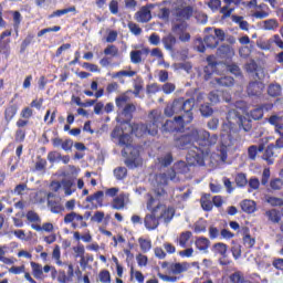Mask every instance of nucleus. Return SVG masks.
Wrapping results in <instances>:
<instances>
[{"label": "nucleus", "mask_w": 283, "mask_h": 283, "mask_svg": "<svg viewBox=\"0 0 283 283\" xmlns=\"http://www.w3.org/2000/svg\"><path fill=\"white\" fill-rule=\"evenodd\" d=\"M146 208L150 211V214H146L144 219V224L148 231L158 229L160 220H164V222H171L174 216H176V210L174 208H167V206L160 203V201L156 200L151 195H148Z\"/></svg>", "instance_id": "1"}, {"label": "nucleus", "mask_w": 283, "mask_h": 283, "mask_svg": "<svg viewBox=\"0 0 283 283\" xmlns=\"http://www.w3.org/2000/svg\"><path fill=\"white\" fill-rule=\"evenodd\" d=\"M179 149H189L193 143H198L201 147H213L218 144V135L209 133L205 129L186 128V133L178 137Z\"/></svg>", "instance_id": "2"}, {"label": "nucleus", "mask_w": 283, "mask_h": 283, "mask_svg": "<svg viewBox=\"0 0 283 283\" xmlns=\"http://www.w3.org/2000/svg\"><path fill=\"white\" fill-rule=\"evenodd\" d=\"M148 123L134 124L132 126V132L137 138H143V136H158V127L163 123V115L157 111H151L148 115Z\"/></svg>", "instance_id": "3"}, {"label": "nucleus", "mask_w": 283, "mask_h": 283, "mask_svg": "<svg viewBox=\"0 0 283 283\" xmlns=\"http://www.w3.org/2000/svg\"><path fill=\"white\" fill-rule=\"evenodd\" d=\"M129 96L120 95L115 98V105L118 108L117 123L120 125H127L132 123L134 118V112H136V105L129 104Z\"/></svg>", "instance_id": "4"}, {"label": "nucleus", "mask_w": 283, "mask_h": 283, "mask_svg": "<svg viewBox=\"0 0 283 283\" xmlns=\"http://www.w3.org/2000/svg\"><path fill=\"white\" fill-rule=\"evenodd\" d=\"M195 105H196L195 98H188L185 102H182V105L179 108V116H178L179 136H181V134H187V129H191L190 127H187V125H189V123L193 120Z\"/></svg>", "instance_id": "5"}, {"label": "nucleus", "mask_w": 283, "mask_h": 283, "mask_svg": "<svg viewBox=\"0 0 283 283\" xmlns=\"http://www.w3.org/2000/svg\"><path fill=\"white\" fill-rule=\"evenodd\" d=\"M226 123L221 125V136H228L229 140H233V134L238 133V125L242 120V115L237 109L228 111Z\"/></svg>", "instance_id": "6"}, {"label": "nucleus", "mask_w": 283, "mask_h": 283, "mask_svg": "<svg viewBox=\"0 0 283 283\" xmlns=\"http://www.w3.org/2000/svg\"><path fill=\"white\" fill-rule=\"evenodd\" d=\"M176 178V170L171 169L168 174H159L156 176V182L154 192L157 196V198H163V196H167V191L165 190V187H167L169 180H174Z\"/></svg>", "instance_id": "7"}, {"label": "nucleus", "mask_w": 283, "mask_h": 283, "mask_svg": "<svg viewBox=\"0 0 283 283\" xmlns=\"http://www.w3.org/2000/svg\"><path fill=\"white\" fill-rule=\"evenodd\" d=\"M123 130L118 127L114 128L112 132L113 138H118L120 147H126L122 150L123 156H127V150L129 154H134L136 149L132 146V136L129 134H122ZM122 134V135H120Z\"/></svg>", "instance_id": "8"}, {"label": "nucleus", "mask_w": 283, "mask_h": 283, "mask_svg": "<svg viewBox=\"0 0 283 283\" xmlns=\"http://www.w3.org/2000/svg\"><path fill=\"white\" fill-rule=\"evenodd\" d=\"M64 224H71L72 229L87 228V221H84L83 216L74 211L64 216Z\"/></svg>", "instance_id": "9"}, {"label": "nucleus", "mask_w": 283, "mask_h": 283, "mask_svg": "<svg viewBox=\"0 0 283 283\" xmlns=\"http://www.w3.org/2000/svg\"><path fill=\"white\" fill-rule=\"evenodd\" d=\"M226 36L227 34L222 29H214V35H206L203 38V43L207 48L214 50V48H218V45L224 41Z\"/></svg>", "instance_id": "10"}, {"label": "nucleus", "mask_w": 283, "mask_h": 283, "mask_svg": "<svg viewBox=\"0 0 283 283\" xmlns=\"http://www.w3.org/2000/svg\"><path fill=\"white\" fill-rule=\"evenodd\" d=\"M157 17L158 19H161V21H169V17H172V30L174 32L178 30V23H176V21H178V7H175L172 10H169L168 8H160Z\"/></svg>", "instance_id": "11"}, {"label": "nucleus", "mask_w": 283, "mask_h": 283, "mask_svg": "<svg viewBox=\"0 0 283 283\" xmlns=\"http://www.w3.org/2000/svg\"><path fill=\"white\" fill-rule=\"evenodd\" d=\"M265 87L264 83L260 81L250 82L247 86V94L252 98H260L264 94Z\"/></svg>", "instance_id": "12"}, {"label": "nucleus", "mask_w": 283, "mask_h": 283, "mask_svg": "<svg viewBox=\"0 0 283 283\" xmlns=\"http://www.w3.org/2000/svg\"><path fill=\"white\" fill-rule=\"evenodd\" d=\"M150 8H154V4L142 7L140 10L135 13V21H137V23H149V21H151Z\"/></svg>", "instance_id": "13"}, {"label": "nucleus", "mask_w": 283, "mask_h": 283, "mask_svg": "<svg viewBox=\"0 0 283 283\" xmlns=\"http://www.w3.org/2000/svg\"><path fill=\"white\" fill-rule=\"evenodd\" d=\"M207 63L208 65L203 69L205 81H209V78H211V75L216 72V70H218V62L216 61V55H208Z\"/></svg>", "instance_id": "14"}, {"label": "nucleus", "mask_w": 283, "mask_h": 283, "mask_svg": "<svg viewBox=\"0 0 283 283\" xmlns=\"http://www.w3.org/2000/svg\"><path fill=\"white\" fill-rule=\"evenodd\" d=\"M191 17H193V7L186 6L178 9L179 23H187Z\"/></svg>", "instance_id": "15"}, {"label": "nucleus", "mask_w": 283, "mask_h": 283, "mask_svg": "<svg viewBox=\"0 0 283 283\" xmlns=\"http://www.w3.org/2000/svg\"><path fill=\"white\" fill-rule=\"evenodd\" d=\"M19 113V105L14 103H10L8 106L4 107V120L7 125H10L12 123V119L17 114Z\"/></svg>", "instance_id": "16"}, {"label": "nucleus", "mask_w": 283, "mask_h": 283, "mask_svg": "<svg viewBox=\"0 0 283 283\" xmlns=\"http://www.w3.org/2000/svg\"><path fill=\"white\" fill-rule=\"evenodd\" d=\"M189 28L187 22L178 23V39L181 43H189L191 41V34L185 30Z\"/></svg>", "instance_id": "17"}, {"label": "nucleus", "mask_w": 283, "mask_h": 283, "mask_svg": "<svg viewBox=\"0 0 283 283\" xmlns=\"http://www.w3.org/2000/svg\"><path fill=\"white\" fill-rule=\"evenodd\" d=\"M143 54L147 56L149 54V49L144 48L143 50L130 51V63H134V65H138L139 63H143Z\"/></svg>", "instance_id": "18"}, {"label": "nucleus", "mask_w": 283, "mask_h": 283, "mask_svg": "<svg viewBox=\"0 0 283 283\" xmlns=\"http://www.w3.org/2000/svg\"><path fill=\"white\" fill-rule=\"evenodd\" d=\"M48 207L51 213H63V211H65V207L61 203V199H49Z\"/></svg>", "instance_id": "19"}, {"label": "nucleus", "mask_w": 283, "mask_h": 283, "mask_svg": "<svg viewBox=\"0 0 283 283\" xmlns=\"http://www.w3.org/2000/svg\"><path fill=\"white\" fill-rule=\"evenodd\" d=\"M234 54L235 52L233 51V48L229 44H223L218 49V55L220 59H232Z\"/></svg>", "instance_id": "20"}, {"label": "nucleus", "mask_w": 283, "mask_h": 283, "mask_svg": "<svg viewBox=\"0 0 283 283\" xmlns=\"http://www.w3.org/2000/svg\"><path fill=\"white\" fill-rule=\"evenodd\" d=\"M163 132L168 134H174V132H178V116H175L174 119H167L163 125Z\"/></svg>", "instance_id": "21"}, {"label": "nucleus", "mask_w": 283, "mask_h": 283, "mask_svg": "<svg viewBox=\"0 0 283 283\" xmlns=\"http://www.w3.org/2000/svg\"><path fill=\"white\" fill-rule=\"evenodd\" d=\"M104 198H105V192L103 190H99L86 197V202H91V205L96 202L99 207H103Z\"/></svg>", "instance_id": "22"}, {"label": "nucleus", "mask_w": 283, "mask_h": 283, "mask_svg": "<svg viewBox=\"0 0 283 283\" xmlns=\"http://www.w3.org/2000/svg\"><path fill=\"white\" fill-rule=\"evenodd\" d=\"M240 207L244 213H255L258 205L253 200L245 199L241 201Z\"/></svg>", "instance_id": "23"}, {"label": "nucleus", "mask_w": 283, "mask_h": 283, "mask_svg": "<svg viewBox=\"0 0 283 283\" xmlns=\"http://www.w3.org/2000/svg\"><path fill=\"white\" fill-rule=\"evenodd\" d=\"M125 165L128 167V169H136L137 167H140L142 160L140 155L138 153L134 154L133 157H128L125 159Z\"/></svg>", "instance_id": "24"}, {"label": "nucleus", "mask_w": 283, "mask_h": 283, "mask_svg": "<svg viewBox=\"0 0 283 283\" xmlns=\"http://www.w3.org/2000/svg\"><path fill=\"white\" fill-rule=\"evenodd\" d=\"M227 251H229V245H227V243L218 242L212 245V252L214 255L227 258Z\"/></svg>", "instance_id": "25"}, {"label": "nucleus", "mask_w": 283, "mask_h": 283, "mask_svg": "<svg viewBox=\"0 0 283 283\" xmlns=\"http://www.w3.org/2000/svg\"><path fill=\"white\" fill-rule=\"evenodd\" d=\"M214 83H217L219 87H233V85H235V80L231 76H221L216 78Z\"/></svg>", "instance_id": "26"}, {"label": "nucleus", "mask_w": 283, "mask_h": 283, "mask_svg": "<svg viewBox=\"0 0 283 283\" xmlns=\"http://www.w3.org/2000/svg\"><path fill=\"white\" fill-rule=\"evenodd\" d=\"M195 245L198 249V251H203V253H207L209 247L211 245V241H209L206 237H199L195 241Z\"/></svg>", "instance_id": "27"}, {"label": "nucleus", "mask_w": 283, "mask_h": 283, "mask_svg": "<svg viewBox=\"0 0 283 283\" xmlns=\"http://www.w3.org/2000/svg\"><path fill=\"white\" fill-rule=\"evenodd\" d=\"M62 187L64 189L65 196H72L76 191V184L72 179H63Z\"/></svg>", "instance_id": "28"}, {"label": "nucleus", "mask_w": 283, "mask_h": 283, "mask_svg": "<svg viewBox=\"0 0 283 283\" xmlns=\"http://www.w3.org/2000/svg\"><path fill=\"white\" fill-rule=\"evenodd\" d=\"M161 269H166L168 275H177L178 273V263L177 262H169L164 261L160 263Z\"/></svg>", "instance_id": "29"}, {"label": "nucleus", "mask_w": 283, "mask_h": 283, "mask_svg": "<svg viewBox=\"0 0 283 283\" xmlns=\"http://www.w3.org/2000/svg\"><path fill=\"white\" fill-rule=\"evenodd\" d=\"M34 33H28L27 36L23 39V41L20 44V54H25V50L34 43Z\"/></svg>", "instance_id": "30"}, {"label": "nucleus", "mask_w": 283, "mask_h": 283, "mask_svg": "<svg viewBox=\"0 0 283 283\" xmlns=\"http://www.w3.org/2000/svg\"><path fill=\"white\" fill-rule=\"evenodd\" d=\"M176 109H178V98H175L172 102H169L166 105L164 109V114L165 116H167V118H171V116L176 114Z\"/></svg>", "instance_id": "31"}, {"label": "nucleus", "mask_w": 283, "mask_h": 283, "mask_svg": "<svg viewBox=\"0 0 283 283\" xmlns=\"http://www.w3.org/2000/svg\"><path fill=\"white\" fill-rule=\"evenodd\" d=\"M243 247H245V249H253L255 247V238L251 237L249 228L244 229Z\"/></svg>", "instance_id": "32"}, {"label": "nucleus", "mask_w": 283, "mask_h": 283, "mask_svg": "<svg viewBox=\"0 0 283 283\" xmlns=\"http://www.w3.org/2000/svg\"><path fill=\"white\" fill-rule=\"evenodd\" d=\"M31 269H32V274L35 277V280H43L45 277L43 275V266L34 261H31Z\"/></svg>", "instance_id": "33"}, {"label": "nucleus", "mask_w": 283, "mask_h": 283, "mask_svg": "<svg viewBox=\"0 0 283 283\" xmlns=\"http://www.w3.org/2000/svg\"><path fill=\"white\" fill-rule=\"evenodd\" d=\"M31 228L34 229V231H46V233L54 231V224L50 222L43 223L42 227L39 223H32Z\"/></svg>", "instance_id": "34"}, {"label": "nucleus", "mask_w": 283, "mask_h": 283, "mask_svg": "<svg viewBox=\"0 0 283 283\" xmlns=\"http://www.w3.org/2000/svg\"><path fill=\"white\" fill-rule=\"evenodd\" d=\"M211 195H203L200 200L201 208L203 211H212L213 210V201L209 200Z\"/></svg>", "instance_id": "35"}, {"label": "nucleus", "mask_w": 283, "mask_h": 283, "mask_svg": "<svg viewBox=\"0 0 283 283\" xmlns=\"http://www.w3.org/2000/svg\"><path fill=\"white\" fill-rule=\"evenodd\" d=\"M269 96L276 98V96H282V85L280 84H270L268 87Z\"/></svg>", "instance_id": "36"}, {"label": "nucleus", "mask_w": 283, "mask_h": 283, "mask_svg": "<svg viewBox=\"0 0 283 283\" xmlns=\"http://www.w3.org/2000/svg\"><path fill=\"white\" fill-rule=\"evenodd\" d=\"M258 151H264V145H259V147L252 145L248 148V157L250 158V160H255V158L258 157Z\"/></svg>", "instance_id": "37"}, {"label": "nucleus", "mask_w": 283, "mask_h": 283, "mask_svg": "<svg viewBox=\"0 0 283 283\" xmlns=\"http://www.w3.org/2000/svg\"><path fill=\"white\" fill-rule=\"evenodd\" d=\"M280 28L277 19H269L263 21V30L275 31Z\"/></svg>", "instance_id": "38"}, {"label": "nucleus", "mask_w": 283, "mask_h": 283, "mask_svg": "<svg viewBox=\"0 0 283 283\" xmlns=\"http://www.w3.org/2000/svg\"><path fill=\"white\" fill-rule=\"evenodd\" d=\"M163 43L166 48V50H174L175 45H176V36H174V34H168L166 36L163 38Z\"/></svg>", "instance_id": "39"}, {"label": "nucleus", "mask_w": 283, "mask_h": 283, "mask_svg": "<svg viewBox=\"0 0 283 283\" xmlns=\"http://www.w3.org/2000/svg\"><path fill=\"white\" fill-rule=\"evenodd\" d=\"M158 163L160 167H169L174 163V155L171 153H167L158 158Z\"/></svg>", "instance_id": "40"}, {"label": "nucleus", "mask_w": 283, "mask_h": 283, "mask_svg": "<svg viewBox=\"0 0 283 283\" xmlns=\"http://www.w3.org/2000/svg\"><path fill=\"white\" fill-rule=\"evenodd\" d=\"M10 39L0 40V54H3L6 59L10 56Z\"/></svg>", "instance_id": "41"}, {"label": "nucleus", "mask_w": 283, "mask_h": 283, "mask_svg": "<svg viewBox=\"0 0 283 283\" xmlns=\"http://www.w3.org/2000/svg\"><path fill=\"white\" fill-rule=\"evenodd\" d=\"M111 207L112 209H116L117 211H120V209H125V197H115L112 201Z\"/></svg>", "instance_id": "42"}, {"label": "nucleus", "mask_w": 283, "mask_h": 283, "mask_svg": "<svg viewBox=\"0 0 283 283\" xmlns=\"http://www.w3.org/2000/svg\"><path fill=\"white\" fill-rule=\"evenodd\" d=\"M69 12L76 13V7L72 6L66 9L56 10L52 14L49 15V19H54V17H63V14H69Z\"/></svg>", "instance_id": "43"}, {"label": "nucleus", "mask_w": 283, "mask_h": 283, "mask_svg": "<svg viewBox=\"0 0 283 283\" xmlns=\"http://www.w3.org/2000/svg\"><path fill=\"white\" fill-rule=\"evenodd\" d=\"M193 231L196 233H207V220L200 219L193 226Z\"/></svg>", "instance_id": "44"}, {"label": "nucleus", "mask_w": 283, "mask_h": 283, "mask_svg": "<svg viewBox=\"0 0 283 283\" xmlns=\"http://www.w3.org/2000/svg\"><path fill=\"white\" fill-rule=\"evenodd\" d=\"M237 127H239V129H242L243 132H249L253 128V124L251 119H248L247 117L242 116L241 122H239V125Z\"/></svg>", "instance_id": "45"}, {"label": "nucleus", "mask_w": 283, "mask_h": 283, "mask_svg": "<svg viewBox=\"0 0 283 283\" xmlns=\"http://www.w3.org/2000/svg\"><path fill=\"white\" fill-rule=\"evenodd\" d=\"M138 244L143 253H149V251H151V240L139 238Z\"/></svg>", "instance_id": "46"}, {"label": "nucleus", "mask_w": 283, "mask_h": 283, "mask_svg": "<svg viewBox=\"0 0 283 283\" xmlns=\"http://www.w3.org/2000/svg\"><path fill=\"white\" fill-rule=\"evenodd\" d=\"M52 259L55 260L57 266H63V261H61V245H54L52 251Z\"/></svg>", "instance_id": "47"}, {"label": "nucleus", "mask_w": 283, "mask_h": 283, "mask_svg": "<svg viewBox=\"0 0 283 283\" xmlns=\"http://www.w3.org/2000/svg\"><path fill=\"white\" fill-rule=\"evenodd\" d=\"M104 54L105 56H112L113 59H115L116 56H118V46L114 44L107 45V48L104 49Z\"/></svg>", "instance_id": "48"}, {"label": "nucleus", "mask_w": 283, "mask_h": 283, "mask_svg": "<svg viewBox=\"0 0 283 283\" xmlns=\"http://www.w3.org/2000/svg\"><path fill=\"white\" fill-rule=\"evenodd\" d=\"M114 176L116 180H125V178H127V168L125 167L115 168Z\"/></svg>", "instance_id": "49"}, {"label": "nucleus", "mask_w": 283, "mask_h": 283, "mask_svg": "<svg viewBox=\"0 0 283 283\" xmlns=\"http://www.w3.org/2000/svg\"><path fill=\"white\" fill-rule=\"evenodd\" d=\"M234 180L237 187L243 188L245 185H249V180H247V175L244 172H239Z\"/></svg>", "instance_id": "50"}, {"label": "nucleus", "mask_w": 283, "mask_h": 283, "mask_svg": "<svg viewBox=\"0 0 283 283\" xmlns=\"http://www.w3.org/2000/svg\"><path fill=\"white\" fill-rule=\"evenodd\" d=\"M25 136H28L25 128H18L14 134L15 143H23L25 140Z\"/></svg>", "instance_id": "51"}, {"label": "nucleus", "mask_w": 283, "mask_h": 283, "mask_svg": "<svg viewBox=\"0 0 283 283\" xmlns=\"http://www.w3.org/2000/svg\"><path fill=\"white\" fill-rule=\"evenodd\" d=\"M231 253L234 260H239L242 256V245L240 243L232 242Z\"/></svg>", "instance_id": "52"}, {"label": "nucleus", "mask_w": 283, "mask_h": 283, "mask_svg": "<svg viewBox=\"0 0 283 283\" xmlns=\"http://www.w3.org/2000/svg\"><path fill=\"white\" fill-rule=\"evenodd\" d=\"M200 113L205 118H209V116H213V108L209 104H202L200 106Z\"/></svg>", "instance_id": "53"}, {"label": "nucleus", "mask_w": 283, "mask_h": 283, "mask_svg": "<svg viewBox=\"0 0 283 283\" xmlns=\"http://www.w3.org/2000/svg\"><path fill=\"white\" fill-rule=\"evenodd\" d=\"M250 116L253 120H262V118H264V112H262V108L258 106L256 108L250 111Z\"/></svg>", "instance_id": "54"}, {"label": "nucleus", "mask_w": 283, "mask_h": 283, "mask_svg": "<svg viewBox=\"0 0 283 283\" xmlns=\"http://www.w3.org/2000/svg\"><path fill=\"white\" fill-rule=\"evenodd\" d=\"M191 231H186V232H182L179 237V244L180 247H187V242H189V240H191Z\"/></svg>", "instance_id": "55"}, {"label": "nucleus", "mask_w": 283, "mask_h": 283, "mask_svg": "<svg viewBox=\"0 0 283 283\" xmlns=\"http://www.w3.org/2000/svg\"><path fill=\"white\" fill-rule=\"evenodd\" d=\"M46 167H48V160L39 156L35 163V171H45Z\"/></svg>", "instance_id": "56"}, {"label": "nucleus", "mask_w": 283, "mask_h": 283, "mask_svg": "<svg viewBox=\"0 0 283 283\" xmlns=\"http://www.w3.org/2000/svg\"><path fill=\"white\" fill-rule=\"evenodd\" d=\"M207 127L211 132H216L218 127H220V119L218 117H212L211 119L208 120Z\"/></svg>", "instance_id": "57"}, {"label": "nucleus", "mask_w": 283, "mask_h": 283, "mask_svg": "<svg viewBox=\"0 0 283 283\" xmlns=\"http://www.w3.org/2000/svg\"><path fill=\"white\" fill-rule=\"evenodd\" d=\"M128 29L135 36H140V34H143V29L135 22H128Z\"/></svg>", "instance_id": "58"}, {"label": "nucleus", "mask_w": 283, "mask_h": 283, "mask_svg": "<svg viewBox=\"0 0 283 283\" xmlns=\"http://www.w3.org/2000/svg\"><path fill=\"white\" fill-rule=\"evenodd\" d=\"M73 251L75 253V258H81L82 262H85V247L84 245L74 247Z\"/></svg>", "instance_id": "59"}, {"label": "nucleus", "mask_w": 283, "mask_h": 283, "mask_svg": "<svg viewBox=\"0 0 283 283\" xmlns=\"http://www.w3.org/2000/svg\"><path fill=\"white\" fill-rule=\"evenodd\" d=\"M99 282L109 283L112 282V274L107 270H102L98 274Z\"/></svg>", "instance_id": "60"}, {"label": "nucleus", "mask_w": 283, "mask_h": 283, "mask_svg": "<svg viewBox=\"0 0 283 283\" xmlns=\"http://www.w3.org/2000/svg\"><path fill=\"white\" fill-rule=\"evenodd\" d=\"M50 32H61V27L60 25H54V27L42 29L38 32V36L41 38L44 34H48Z\"/></svg>", "instance_id": "61"}, {"label": "nucleus", "mask_w": 283, "mask_h": 283, "mask_svg": "<svg viewBox=\"0 0 283 283\" xmlns=\"http://www.w3.org/2000/svg\"><path fill=\"white\" fill-rule=\"evenodd\" d=\"M62 156L61 153L53 150L48 154V160L49 163H59L61 160Z\"/></svg>", "instance_id": "62"}, {"label": "nucleus", "mask_w": 283, "mask_h": 283, "mask_svg": "<svg viewBox=\"0 0 283 283\" xmlns=\"http://www.w3.org/2000/svg\"><path fill=\"white\" fill-rule=\"evenodd\" d=\"M270 187H271V189H273V191H280V189H282V187H283L282 179H280V178L272 179L270 181Z\"/></svg>", "instance_id": "63"}, {"label": "nucleus", "mask_w": 283, "mask_h": 283, "mask_svg": "<svg viewBox=\"0 0 283 283\" xmlns=\"http://www.w3.org/2000/svg\"><path fill=\"white\" fill-rule=\"evenodd\" d=\"M105 220V212L103 211H96L93 217H91V222H97V224H101Z\"/></svg>", "instance_id": "64"}]
</instances>
